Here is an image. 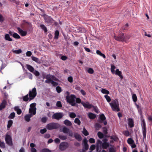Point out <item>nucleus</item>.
I'll list each match as a JSON object with an SVG mask.
<instances>
[{
    "label": "nucleus",
    "mask_w": 152,
    "mask_h": 152,
    "mask_svg": "<svg viewBox=\"0 0 152 152\" xmlns=\"http://www.w3.org/2000/svg\"><path fill=\"white\" fill-rule=\"evenodd\" d=\"M109 104L113 110L115 112L120 111L119 103L117 100H113Z\"/></svg>",
    "instance_id": "f257e3e1"
},
{
    "label": "nucleus",
    "mask_w": 152,
    "mask_h": 152,
    "mask_svg": "<svg viewBox=\"0 0 152 152\" xmlns=\"http://www.w3.org/2000/svg\"><path fill=\"white\" fill-rule=\"evenodd\" d=\"M45 78L47 79L45 82L47 83H51L53 86H56L58 84L57 83L54 82L53 80H55L56 78L53 76L50 75L46 76Z\"/></svg>",
    "instance_id": "f03ea898"
},
{
    "label": "nucleus",
    "mask_w": 152,
    "mask_h": 152,
    "mask_svg": "<svg viewBox=\"0 0 152 152\" xmlns=\"http://www.w3.org/2000/svg\"><path fill=\"white\" fill-rule=\"evenodd\" d=\"M75 95L71 94L69 96H67L66 99L67 102L70 104L72 106H75L76 104L75 102Z\"/></svg>",
    "instance_id": "7ed1b4c3"
},
{
    "label": "nucleus",
    "mask_w": 152,
    "mask_h": 152,
    "mask_svg": "<svg viewBox=\"0 0 152 152\" xmlns=\"http://www.w3.org/2000/svg\"><path fill=\"white\" fill-rule=\"evenodd\" d=\"M60 126V125L57 123H51L47 125L46 128L48 130H52L58 128Z\"/></svg>",
    "instance_id": "20e7f679"
},
{
    "label": "nucleus",
    "mask_w": 152,
    "mask_h": 152,
    "mask_svg": "<svg viewBox=\"0 0 152 152\" xmlns=\"http://www.w3.org/2000/svg\"><path fill=\"white\" fill-rule=\"evenodd\" d=\"M141 124L142 129V132L143 138L146 137V128L144 120L143 118H141Z\"/></svg>",
    "instance_id": "39448f33"
},
{
    "label": "nucleus",
    "mask_w": 152,
    "mask_h": 152,
    "mask_svg": "<svg viewBox=\"0 0 152 152\" xmlns=\"http://www.w3.org/2000/svg\"><path fill=\"white\" fill-rule=\"evenodd\" d=\"M36 104L35 103H32L30 105V108L29 110V113H31L34 115H35L36 114Z\"/></svg>",
    "instance_id": "423d86ee"
},
{
    "label": "nucleus",
    "mask_w": 152,
    "mask_h": 152,
    "mask_svg": "<svg viewBox=\"0 0 152 152\" xmlns=\"http://www.w3.org/2000/svg\"><path fill=\"white\" fill-rule=\"evenodd\" d=\"M36 90L35 88H33L32 91H30L29 93V96L30 100L33 99L36 96Z\"/></svg>",
    "instance_id": "0eeeda50"
},
{
    "label": "nucleus",
    "mask_w": 152,
    "mask_h": 152,
    "mask_svg": "<svg viewBox=\"0 0 152 152\" xmlns=\"http://www.w3.org/2000/svg\"><path fill=\"white\" fill-rule=\"evenodd\" d=\"M5 141L6 143L9 145H12V141L11 137L7 133L6 135Z\"/></svg>",
    "instance_id": "6e6552de"
},
{
    "label": "nucleus",
    "mask_w": 152,
    "mask_h": 152,
    "mask_svg": "<svg viewBox=\"0 0 152 152\" xmlns=\"http://www.w3.org/2000/svg\"><path fill=\"white\" fill-rule=\"evenodd\" d=\"M68 147V144L66 142L61 143L59 145V149L61 151L66 149Z\"/></svg>",
    "instance_id": "1a4fd4ad"
},
{
    "label": "nucleus",
    "mask_w": 152,
    "mask_h": 152,
    "mask_svg": "<svg viewBox=\"0 0 152 152\" xmlns=\"http://www.w3.org/2000/svg\"><path fill=\"white\" fill-rule=\"evenodd\" d=\"M63 116L62 113H58L54 114L52 116V118L56 120H59Z\"/></svg>",
    "instance_id": "9d476101"
},
{
    "label": "nucleus",
    "mask_w": 152,
    "mask_h": 152,
    "mask_svg": "<svg viewBox=\"0 0 152 152\" xmlns=\"http://www.w3.org/2000/svg\"><path fill=\"white\" fill-rule=\"evenodd\" d=\"M114 38L116 40L120 41H124V40H126V39L125 38V35L124 34H121L119 37L115 36Z\"/></svg>",
    "instance_id": "9b49d317"
},
{
    "label": "nucleus",
    "mask_w": 152,
    "mask_h": 152,
    "mask_svg": "<svg viewBox=\"0 0 152 152\" xmlns=\"http://www.w3.org/2000/svg\"><path fill=\"white\" fill-rule=\"evenodd\" d=\"M81 104L85 107L88 108H91L93 107V105L88 102H81Z\"/></svg>",
    "instance_id": "f8f14e48"
},
{
    "label": "nucleus",
    "mask_w": 152,
    "mask_h": 152,
    "mask_svg": "<svg viewBox=\"0 0 152 152\" xmlns=\"http://www.w3.org/2000/svg\"><path fill=\"white\" fill-rule=\"evenodd\" d=\"M17 29L19 34H20L22 36H24L26 35V31H23L19 27L17 28Z\"/></svg>",
    "instance_id": "ddd939ff"
},
{
    "label": "nucleus",
    "mask_w": 152,
    "mask_h": 152,
    "mask_svg": "<svg viewBox=\"0 0 152 152\" xmlns=\"http://www.w3.org/2000/svg\"><path fill=\"white\" fill-rule=\"evenodd\" d=\"M33 115H34L31 113H30L29 114L26 115L24 117L25 120L27 122L29 121L30 120V118Z\"/></svg>",
    "instance_id": "4468645a"
},
{
    "label": "nucleus",
    "mask_w": 152,
    "mask_h": 152,
    "mask_svg": "<svg viewBox=\"0 0 152 152\" xmlns=\"http://www.w3.org/2000/svg\"><path fill=\"white\" fill-rule=\"evenodd\" d=\"M128 124L130 127H132L134 126V124L133 120L131 118H129L128 120Z\"/></svg>",
    "instance_id": "2eb2a0df"
},
{
    "label": "nucleus",
    "mask_w": 152,
    "mask_h": 152,
    "mask_svg": "<svg viewBox=\"0 0 152 152\" xmlns=\"http://www.w3.org/2000/svg\"><path fill=\"white\" fill-rule=\"evenodd\" d=\"M26 66L27 69L30 72H32L34 71V69L32 66L27 64L26 65Z\"/></svg>",
    "instance_id": "dca6fc26"
},
{
    "label": "nucleus",
    "mask_w": 152,
    "mask_h": 152,
    "mask_svg": "<svg viewBox=\"0 0 152 152\" xmlns=\"http://www.w3.org/2000/svg\"><path fill=\"white\" fill-rule=\"evenodd\" d=\"M4 38L6 40L9 41H12V38L10 37V35L8 34H5Z\"/></svg>",
    "instance_id": "f3484780"
},
{
    "label": "nucleus",
    "mask_w": 152,
    "mask_h": 152,
    "mask_svg": "<svg viewBox=\"0 0 152 152\" xmlns=\"http://www.w3.org/2000/svg\"><path fill=\"white\" fill-rule=\"evenodd\" d=\"M115 74L119 76L121 79L123 78V77L121 75V72L118 69H116L115 71Z\"/></svg>",
    "instance_id": "a211bd4d"
},
{
    "label": "nucleus",
    "mask_w": 152,
    "mask_h": 152,
    "mask_svg": "<svg viewBox=\"0 0 152 152\" xmlns=\"http://www.w3.org/2000/svg\"><path fill=\"white\" fill-rule=\"evenodd\" d=\"M6 104V101L5 100H3L0 105V110H1L5 107Z\"/></svg>",
    "instance_id": "6ab92c4d"
},
{
    "label": "nucleus",
    "mask_w": 152,
    "mask_h": 152,
    "mask_svg": "<svg viewBox=\"0 0 152 152\" xmlns=\"http://www.w3.org/2000/svg\"><path fill=\"white\" fill-rule=\"evenodd\" d=\"M31 58L33 61L36 62L37 63L40 64L41 63L39 59L36 57H34L33 56L31 57Z\"/></svg>",
    "instance_id": "aec40b11"
},
{
    "label": "nucleus",
    "mask_w": 152,
    "mask_h": 152,
    "mask_svg": "<svg viewBox=\"0 0 152 152\" xmlns=\"http://www.w3.org/2000/svg\"><path fill=\"white\" fill-rule=\"evenodd\" d=\"M14 109L16 111L17 114L19 115L21 113V110L19 108V107L18 106L15 107L14 108Z\"/></svg>",
    "instance_id": "412c9836"
},
{
    "label": "nucleus",
    "mask_w": 152,
    "mask_h": 152,
    "mask_svg": "<svg viewBox=\"0 0 152 152\" xmlns=\"http://www.w3.org/2000/svg\"><path fill=\"white\" fill-rule=\"evenodd\" d=\"M96 53L97 54L102 57L104 58H106L105 55L102 53V52L99 50H97L96 51Z\"/></svg>",
    "instance_id": "4be33fe9"
},
{
    "label": "nucleus",
    "mask_w": 152,
    "mask_h": 152,
    "mask_svg": "<svg viewBox=\"0 0 152 152\" xmlns=\"http://www.w3.org/2000/svg\"><path fill=\"white\" fill-rule=\"evenodd\" d=\"M64 124L67 126H71L72 125L71 122L68 120H66L64 121Z\"/></svg>",
    "instance_id": "5701e85b"
},
{
    "label": "nucleus",
    "mask_w": 152,
    "mask_h": 152,
    "mask_svg": "<svg viewBox=\"0 0 152 152\" xmlns=\"http://www.w3.org/2000/svg\"><path fill=\"white\" fill-rule=\"evenodd\" d=\"M62 131L64 133H67L69 132V129L66 127L64 126L62 128Z\"/></svg>",
    "instance_id": "b1692460"
},
{
    "label": "nucleus",
    "mask_w": 152,
    "mask_h": 152,
    "mask_svg": "<svg viewBox=\"0 0 152 152\" xmlns=\"http://www.w3.org/2000/svg\"><path fill=\"white\" fill-rule=\"evenodd\" d=\"M109 146V144L108 143L106 142H103L102 144V146L103 148L104 149H106Z\"/></svg>",
    "instance_id": "393cba45"
},
{
    "label": "nucleus",
    "mask_w": 152,
    "mask_h": 152,
    "mask_svg": "<svg viewBox=\"0 0 152 152\" xmlns=\"http://www.w3.org/2000/svg\"><path fill=\"white\" fill-rule=\"evenodd\" d=\"M75 137L77 140L79 141H81L82 140L81 136L78 134H75Z\"/></svg>",
    "instance_id": "a878e982"
},
{
    "label": "nucleus",
    "mask_w": 152,
    "mask_h": 152,
    "mask_svg": "<svg viewBox=\"0 0 152 152\" xmlns=\"http://www.w3.org/2000/svg\"><path fill=\"white\" fill-rule=\"evenodd\" d=\"M88 116L89 118L91 119H94L96 117L95 115L92 113H89Z\"/></svg>",
    "instance_id": "bb28decb"
},
{
    "label": "nucleus",
    "mask_w": 152,
    "mask_h": 152,
    "mask_svg": "<svg viewBox=\"0 0 152 152\" xmlns=\"http://www.w3.org/2000/svg\"><path fill=\"white\" fill-rule=\"evenodd\" d=\"M45 20L46 22L49 23H50L52 22V19L49 17H45Z\"/></svg>",
    "instance_id": "cd10ccee"
},
{
    "label": "nucleus",
    "mask_w": 152,
    "mask_h": 152,
    "mask_svg": "<svg viewBox=\"0 0 152 152\" xmlns=\"http://www.w3.org/2000/svg\"><path fill=\"white\" fill-rule=\"evenodd\" d=\"M13 124L12 121V120H10L8 121V124L7 125V128H10L12 126Z\"/></svg>",
    "instance_id": "c85d7f7f"
},
{
    "label": "nucleus",
    "mask_w": 152,
    "mask_h": 152,
    "mask_svg": "<svg viewBox=\"0 0 152 152\" xmlns=\"http://www.w3.org/2000/svg\"><path fill=\"white\" fill-rule=\"evenodd\" d=\"M59 35V32L58 30H56L55 32V36L54 38L56 39H57L58 38V36Z\"/></svg>",
    "instance_id": "c756f323"
},
{
    "label": "nucleus",
    "mask_w": 152,
    "mask_h": 152,
    "mask_svg": "<svg viewBox=\"0 0 152 152\" xmlns=\"http://www.w3.org/2000/svg\"><path fill=\"white\" fill-rule=\"evenodd\" d=\"M101 91L103 94H108L109 93V92L108 91L104 89H102Z\"/></svg>",
    "instance_id": "7c9ffc66"
},
{
    "label": "nucleus",
    "mask_w": 152,
    "mask_h": 152,
    "mask_svg": "<svg viewBox=\"0 0 152 152\" xmlns=\"http://www.w3.org/2000/svg\"><path fill=\"white\" fill-rule=\"evenodd\" d=\"M12 36L15 38L20 39V36L18 34L15 33H14L13 34Z\"/></svg>",
    "instance_id": "2f4dec72"
},
{
    "label": "nucleus",
    "mask_w": 152,
    "mask_h": 152,
    "mask_svg": "<svg viewBox=\"0 0 152 152\" xmlns=\"http://www.w3.org/2000/svg\"><path fill=\"white\" fill-rule=\"evenodd\" d=\"M58 137L60 139L62 140H65L67 139L66 136L63 135H59Z\"/></svg>",
    "instance_id": "473e14b6"
},
{
    "label": "nucleus",
    "mask_w": 152,
    "mask_h": 152,
    "mask_svg": "<svg viewBox=\"0 0 152 152\" xmlns=\"http://www.w3.org/2000/svg\"><path fill=\"white\" fill-rule=\"evenodd\" d=\"M0 147L1 148H4L5 147V144L4 142H2L0 140Z\"/></svg>",
    "instance_id": "72a5a7b5"
},
{
    "label": "nucleus",
    "mask_w": 152,
    "mask_h": 152,
    "mask_svg": "<svg viewBox=\"0 0 152 152\" xmlns=\"http://www.w3.org/2000/svg\"><path fill=\"white\" fill-rule=\"evenodd\" d=\"M82 133L85 136H87L88 135V132L85 128L83 129Z\"/></svg>",
    "instance_id": "f704fd0d"
},
{
    "label": "nucleus",
    "mask_w": 152,
    "mask_h": 152,
    "mask_svg": "<svg viewBox=\"0 0 152 152\" xmlns=\"http://www.w3.org/2000/svg\"><path fill=\"white\" fill-rule=\"evenodd\" d=\"M115 67L113 65H111V71L113 74H114L115 73Z\"/></svg>",
    "instance_id": "c9c22d12"
},
{
    "label": "nucleus",
    "mask_w": 152,
    "mask_h": 152,
    "mask_svg": "<svg viewBox=\"0 0 152 152\" xmlns=\"http://www.w3.org/2000/svg\"><path fill=\"white\" fill-rule=\"evenodd\" d=\"M15 113L14 112L11 113L10 115L9 116V118L11 119H13L15 117Z\"/></svg>",
    "instance_id": "e433bc0d"
},
{
    "label": "nucleus",
    "mask_w": 152,
    "mask_h": 152,
    "mask_svg": "<svg viewBox=\"0 0 152 152\" xmlns=\"http://www.w3.org/2000/svg\"><path fill=\"white\" fill-rule=\"evenodd\" d=\"M74 122L75 123L77 124L78 125H79L80 124V121L79 120V119L77 118H75Z\"/></svg>",
    "instance_id": "4c0bfd02"
},
{
    "label": "nucleus",
    "mask_w": 152,
    "mask_h": 152,
    "mask_svg": "<svg viewBox=\"0 0 152 152\" xmlns=\"http://www.w3.org/2000/svg\"><path fill=\"white\" fill-rule=\"evenodd\" d=\"M40 27L44 30V31L46 32L47 31V29L45 26L41 24L40 25Z\"/></svg>",
    "instance_id": "58836bf2"
},
{
    "label": "nucleus",
    "mask_w": 152,
    "mask_h": 152,
    "mask_svg": "<svg viewBox=\"0 0 152 152\" xmlns=\"http://www.w3.org/2000/svg\"><path fill=\"white\" fill-rule=\"evenodd\" d=\"M104 97L106 99L107 101L109 102L111 101V98L110 97L107 95H105L104 96Z\"/></svg>",
    "instance_id": "ea45409f"
},
{
    "label": "nucleus",
    "mask_w": 152,
    "mask_h": 152,
    "mask_svg": "<svg viewBox=\"0 0 152 152\" xmlns=\"http://www.w3.org/2000/svg\"><path fill=\"white\" fill-rule=\"evenodd\" d=\"M69 116L72 118H75L76 116V115L74 113H69Z\"/></svg>",
    "instance_id": "a19ab883"
},
{
    "label": "nucleus",
    "mask_w": 152,
    "mask_h": 152,
    "mask_svg": "<svg viewBox=\"0 0 152 152\" xmlns=\"http://www.w3.org/2000/svg\"><path fill=\"white\" fill-rule=\"evenodd\" d=\"M132 99L134 102H136L137 100V97L136 95L135 94H133L132 95Z\"/></svg>",
    "instance_id": "79ce46f5"
},
{
    "label": "nucleus",
    "mask_w": 152,
    "mask_h": 152,
    "mask_svg": "<svg viewBox=\"0 0 152 152\" xmlns=\"http://www.w3.org/2000/svg\"><path fill=\"white\" fill-rule=\"evenodd\" d=\"M102 143L101 141L100 140H97L96 144L98 148L99 146Z\"/></svg>",
    "instance_id": "37998d69"
},
{
    "label": "nucleus",
    "mask_w": 152,
    "mask_h": 152,
    "mask_svg": "<svg viewBox=\"0 0 152 152\" xmlns=\"http://www.w3.org/2000/svg\"><path fill=\"white\" fill-rule=\"evenodd\" d=\"M127 142L129 144L131 145L134 142V140L131 138H129L127 140Z\"/></svg>",
    "instance_id": "c03bdc74"
},
{
    "label": "nucleus",
    "mask_w": 152,
    "mask_h": 152,
    "mask_svg": "<svg viewBox=\"0 0 152 152\" xmlns=\"http://www.w3.org/2000/svg\"><path fill=\"white\" fill-rule=\"evenodd\" d=\"M40 152H51V151L48 149L44 148L41 150Z\"/></svg>",
    "instance_id": "a18cd8bd"
},
{
    "label": "nucleus",
    "mask_w": 152,
    "mask_h": 152,
    "mask_svg": "<svg viewBox=\"0 0 152 152\" xmlns=\"http://www.w3.org/2000/svg\"><path fill=\"white\" fill-rule=\"evenodd\" d=\"M89 142L91 143H94L95 142V140L94 138H91L88 140Z\"/></svg>",
    "instance_id": "49530a36"
},
{
    "label": "nucleus",
    "mask_w": 152,
    "mask_h": 152,
    "mask_svg": "<svg viewBox=\"0 0 152 152\" xmlns=\"http://www.w3.org/2000/svg\"><path fill=\"white\" fill-rule=\"evenodd\" d=\"M87 72L89 73L92 74L94 73V71L92 69L89 68L88 69Z\"/></svg>",
    "instance_id": "de8ad7c7"
},
{
    "label": "nucleus",
    "mask_w": 152,
    "mask_h": 152,
    "mask_svg": "<svg viewBox=\"0 0 152 152\" xmlns=\"http://www.w3.org/2000/svg\"><path fill=\"white\" fill-rule=\"evenodd\" d=\"M13 52L15 53L19 54L22 52V50L20 49L18 50H14L13 51Z\"/></svg>",
    "instance_id": "09e8293b"
},
{
    "label": "nucleus",
    "mask_w": 152,
    "mask_h": 152,
    "mask_svg": "<svg viewBox=\"0 0 152 152\" xmlns=\"http://www.w3.org/2000/svg\"><path fill=\"white\" fill-rule=\"evenodd\" d=\"M98 137L100 138H102L103 137V134L102 133H101V132H99L98 133Z\"/></svg>",
    "instance_id": "8fccbe9b"
},
{
    "label": "nucleus",
    "mask_w": 152,
    "mask_h": 152,
    "mask_svg": "<svg viewBox=\"0 0 152 152\" xmlns=\"http://www.w3.org/2000/svg\"><path fill=\"white\" fill-rule=\"evenodd\" d=\"M56 89L57 92L58 93H59L61 92V88L60 87L57 86L56 87Z\"/></svg>",
    "instance_id": "3c124183"
},
{
    "label": "nucleus",
    "mask_w": 152,
    "mask_h": 152,
    "mask_svg": "<svg viewBox=\"0 0 152 152\" xmlns=\"http://www.w3.org/2000/svg\"><path fill=\"white\" fill-rule=\"evenodd\" d=\"M47 119L48 118L46 117H43L42 118L41 120L42 122L43 123H45L47 120Z\"/></svg>",
    "instance_id": "603ef678"
},
{
    "label": "nucleus",
    "mask_w": 152,
    "mask_h": 152,
    "mask_svg": "<svg viewBox=\"0 0 152 152\" xmlns=\"http://www.w3.org/2000/svg\"><path fill=\"white\" fill-rule=\"evenodd\" d=\"M36 76H38L39 75V72L37 71L34 70L33 71V72H32Z\"/></svg>",
    "instance_id": "864d4df0"
},
{
    "label": "nucleus",
    "mask_w": 152,
    "mask_h": 152,
    "mask_svg": "<svg viewBox=\"0 0 152 152\" xmlns=\"http://www.w3.org/2000/svg\"><path fill=\"white\" fill-rule=\"evenodd\" d=\"M100 118L101 119L102 121L104 120L105 119V117L103 114H101L100 115Z\"/></svg>",
    "instance_id": "5fc2aeb1"
},
{
    "label": "nucleus",
    "mask_w": 152,
    "mask_h": 152,
    "mask_svg": "<svg viewBox=\"0 0 152 152\" xmlns=\"http://www.w3.org/2000/svg\"><path fill=\"white\" fill-rule=\"evenodd\" d=\"M28 99V94L25 96L23 98V100L24 101H27Z\"/></svg>",
    "instance_id": "6e6d98bb"
},
{
    "label": "nucleus",
    "mask_w": 152,
    "mask_h": 152,
    "mask_svg": "<svg viewBox=\"0 0 152 152\" xmlns=\"http://www.w3.org/2000/svg\"><path fill=\"white\" fill-rule=\"evenodd\" d=\"M56 106L59 107H61L62 105L61 102L59 101H58L56 103Z\"/></svg>",
    "instance_id": "4d7b16f0"
},
{
    "label": "nucleus",
    "mask_w": 152,
    "mask_h": 152,
    "mask_svg": "<svg viewBox=\"0 0 152 152\" xmlns=\"http://www.w3.org/2000/svg\"><path fill=\"white\" fill-rule=\"evenodd\" d=\"M47 130L45 128H44L43 129H41L40 130V133L42 134H44L46 132Z\"/></svg>",
    "instance_id": "13d9d810"
},
{
    "label": "nucleus",
    "mask_w": 152,
    "mask_h": 152,
    "mask_svg": "<svg viewBox=\"0 0 152 152\" xmlns=\"http://www.w3.org/2000/svg\"><path fill=\"white\" fill-rule=\"evenodd\" d=\"M95 148V145H91L90 149L91 151L94 150Z\"/></svg>",
    "instance_id": "bf43d9fd"
},
{
    "label": "nucleus",
    "mask_w": 152,
    "mask_h": 152,
    "mask_svg": "<svg viewBox=\"0 0 152 152\" xmlns=\"http://www.w3.org/2000/svg\"><path fill=\"white\" fill-rule=\"evenodd\" d=\"M94 109V111L96 113H98L99 112L98 109L97 107H94L93 106L92 107Z\"/></svg>",
    "instance_id": "052dcab7"
},
{
    "label": "nucleus",
    "mask_w": 152,
    "mask_h": 152,
    "mask_svg": "<svg viewBox=\"0 0 152 152\" xmlns=\"http://www.w3.org/2000/svg\"><path fill=\"white\" fill-rule=\"evenodd\" d=\"M32 54L31 52L30 51H28L26 53V55L27 56H30Z\"/></svg>",
    "instance_id": "680f3d73"
},
{
    "label": "nucleus",
    "mask_w": 152,
    "mask_h": 152,
    "mask_svg": "<svg viewBox=\"0 0 152 152\" xmlns=\"http://www.w3.org/2000/svg\"><path fill=\"white\" fill-rule=\"evenodd\" d=\"M124 134L125 136H128L129 135V132L128 131H126L124 132Z\"/></svg>",
    "instance_id": "e2e57ef3"
},
{
    "label": "nucleus",
    "mask_w": 152,
    "mask_h": 152,
    "mask_svg": "<svg viewBox=\"0 0 152 152\" xmlns=\"http://www.w3.org/2000/svg\"><path fill=\"white\" fill-rule=\"evenodd\" d=\"M88 140L87 139H85L83 140V143L84 145L88 144Z\"/></svg>",
    "instance_id": "0e129e2a"
},
{
    "label": "nucleus",
    "mask_w": 152,
    "mask_h": 152,
    "mask_svg": "<svg viewBox=\"0 0 152 152\" xmlns=\"http://www.w3.org/2000/svg\"><path fill=\"white\" fill-rule=\"evenodd\" d=\"M130 37V36L129 35H125V38L126 39V40H124V41H126L128 39H129Z\"/></svg>",
    "instance_id": "69168bd1"
},
{
    "label": "nucleus",
    "mask_w": 152,
    "mask_h": 152,
    "mask_svg": "<svg viewBox=\"0 0 152 152\" xmlns=\"http://www.w3.org/2000/svg\"><path fill=\"white\" fill-rule=\"evenodd\" d=\"M68 81L70 83H72L73 81L72 77H69L68 78Z\"/></svg>",
    "instance_id": "338daca9"
},
{
    "label": "nucleus",
    "mask_w": 152,
    "mask_h": 152,
    "mask_svg": "<svg viewBox=\"0 0 152 152\" xmlns=\"http://www.w3.org/2000/svg\"><path fill=\"white\" fill-rule=\"evenodd\" d=\"M109 152H115V151L114 148H111L109 149Z\"/></svg>",
    "instance_id": "774afa93"
}]
</instances>
